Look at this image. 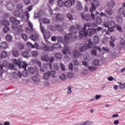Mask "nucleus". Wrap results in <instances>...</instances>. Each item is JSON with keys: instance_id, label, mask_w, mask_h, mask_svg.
Returning <instances> with one entry per match:
<instances>
[{"instance_id": "obj_43", "label": "nucleus", "mask_w": 125, "mask_h": 125, "mask_svg": "<svg viewBox=\"0 0 125 125\" xmlns=\"http://www.w3.org/2000/svg\"><path fill=\"white\" fill-rule=\"evenodd\" d=\"M84 61L86 62H89L90 60V56L88 55L84 56Z\"/></svg>"}, {"instance_id": "obj_60", "label": "nucleus", "mask_w": 125, "mask_h": 125, "mask_svg": "<svg viewBox=\"0 0 125 125\" xmlns=\"http://www.w3.org/2000/svg\"><path fill=\"white\" fill-rule=\"evenodd\" d=\"M55 58L53 56H51L50 58H49V63H53V62L54 61Z\"/></svg>"}, {"instance_id": "obj_16", "label": "nucleus", "mask_w": 125, "mask_h": 125, "mask_svg": "<svg viewBox=\"0 0 125 125\" xmlns=\"http://www.w3.org/2000/svg\"><path fill=\"white\" fill-rule=\"evenodd\" d=\"M27 71L29 74H31L32 75L36 73V69L33 67H29L27 68Z\"/></svg>"}, {"instance_id": "obj_13", "label": "nucleus", "mask_w": 125, "mask_h": 125, "mask_svg": "<svg viewBox=\"0 0 125 125\" xmlns=\"http://www.w3.org/2000/svg\"><path fill=\"white\" fill-rule=\"evenodd\" d=\"M96 34V29L91 28H88L86 31V36H89V37H92L93 35H95Z\"/></svg>"}, {"instance_id": "obj_2", "label": "nucleus", "mask_w": 125, "mask_h": 125, "mask_svg": "<svg viewBox=\"0 0 125 125\" xmlns=\"http://www.w3.org/2000/svg\"><path fill=\"white\" fill-rule=\"evenodd\" d=\"M92 26V23H85L83 27L82 30L79 32V38L80 39H83L84 37H86V31H87V29H86V27H89Z\"/></svg>"}, {"instance_id": "obj_24", "label": "nucleus", "mask_w": 125, "mask_h": 125, "mask_svg": "<svg viewBox=\"0 0 125 125\" xmlns=\"http://www.w3.org/2000/svg\"><path fill=\"white\" fill-rule=\"evenodd\" d=\"M56 20L62 21L64 20V16H62V14L59 13L57 15L56 17Z\"/></svg>"}, {"instance_id": "obj_40", "label": "nucleus", "mask_w": 125, "mask_h": 125, "mask_svg": "<svg viewBox=\"0 0 125 125\" xmlns=\"http://www.w3.org/2000/svg\"><path fill=\"white\" fill-rule=\"evenodd\" d=\"M8 67L10 70H16L15 68V65H14L13 63L9 64Z\"/></svg>"}, {"instance_id": "obj_28", "label": "nucleus", "mask_w": 125, "mask_h": 125, "mask_svg": "<svg viewBox=\"0 0 125 125\" xmlns=\"http://www.w3.org/2000/svg\"><path fill=\"white\" fill-rule=\"evenodd\" d=\"M114 5H115V1L114 0H110L107 3V7H113Z\"/></svg>"}, {"instance_id": "obj_58", "label": "nucleus", "mask_w": 125, "mask_h": 125, "mask_svg": "<svg viewBox=\"0 0 125 125\" xmlns=\"http://www.w3.org/2000/svg\"><path fill=\"white\" fill-rule=\"evenodd\" d=\"M3 17L4 19H7L8 18H10V14L9 13L5 14L3 15Z\"/></svg>"}, {"instance_id": "obj_32", "label": "nucleus", "mask_w": 125, "mask_h": 125, "mask_svg": "<svg viewBox=\"0 0 125 125\" xmlns=\"http://www.w3.org/2000/svg\"><path fill=\"white\" fill-rule=\"evenodd\" d=\"M88 69L89 71H90V72H94L96 71V70H97V67L91 66H88Z\"/></svg>"}, {"instance_id": "obj_42", "label": "nucleus", "mask_w": 125, "mask_h": 125, "mask_svg": "<svg viewBox=\"0 0 125 125\" xmlns=\"http://www.w3.org/2000/svg\"><path fill=\"white\" fill-rule=\"evenodd\" d=\"M117 21L120 24L123 23V17L122 16H118L117 17Z\"/></svg>"}, {"instance_id": "obj_56", "label": "nucleus", "mask_w": 125, "mask_h": 125, "mask_svg": "<svg viewBox=\"0 0 125 125\" xmlns=\"http://www.w3.org/2000/svg\"><path fill=\"white\" fill-rule=\"evenodd\" d=\"M10 22L11 23H13V24H15L16 23V18H15L14 17H11L10 19Z\"/></svg>"}, {"instance_id": "obj_17", "label": "nucleus", "mask_w": 125, "mask_h": 125, "mask_svg": "<svg viewBox=\"0 0 125 125\" xmlns=\"http://www.w3.org/2000/svg\"><path fill=\"white\" fill-rule=\"evenodd\" d=\"M17 48L18 50H23L24 49V45L21 42H18L17 44Z\"/></svg>"}, {"instance_id": "obj_10", "label": "nucleus", "mask_w": 125, "mask_h": 125, "mask_svg": "<svg viewBox=\"0 0 125 125\" xmlns=\"http://www.w3.org/2000/svg\"><path fill=\"white\" fill-rule=\"evenodd\" d=\"M23 69L24 70H22V73H21L20 71H19L18 72V76L19 78H21L22 76V77L26 78L28 76V71H27V67Z\"/></svg>"}, {"instance_id": "obj_35", "label": "nucleus", "mask_w": 125, "mask_h": 125, "mask_svg": "<svg viewBox=\"0 0 125 125\" xmlns=\"http://www.w3.org/2000/svg\"><path fill=\"white\" fill-rule=\"evenodd\" d=\"M93 64L95 66H99V60H98L97 59H95L93 61Z\"/></svg>"}, {"instance_id": "obj_12", "label": "nucleus", "mask_w": 125, "mask_h": 125, "mask_svg": "<svg viewBox=\"0 0 125 125\" xmlns=\"http://www.w3.org/2000/svg\"><path fill=\"white\" fill-rule=\"evenodd\" d=\"M81 16L82 19L86 20L87 22H90L91 21V16L90 15H86L84 17V14L83 13H81Z\"/></svg>"}, {"instance_id": "obj_63", "label": "nucleus", "mask_w": 125, "mask_h": 125, "mask_svg": "<svg viewBox=\"0 0 125 125\" xmlns=\"http://www.w3.org/2000/svg\"><path fill=\"white\" fill-rule=\"evenodd\" d=\"M25 30L26 33H28V34H31V33H33V31H32V30H30L29 27H26Z\"/></svg>"}, {"instance_id": "obj_38", "label": "nucleus", "mask_w": 125, "mask_h": 125, "mask_svg": "<svg viewBox=\"0 0 125 125\" xmlns=\"http://www.w3.org/2000/svg\"><path fill=\"white\" fill-rule=\"evenodd\" d=\"M86 49H87V46L86 45H84L80 48L81 52H83V51H85V50H86Z\"/></svg>"}, {"instance_id": "obj_19", "label": "nucleus", "mask_w": 125, "mask_h": 125, "mask_svg": "<svg viewBox=\"0 0 125 125\" xmlns=\"http://www.w3.org/2000/svg\"><path fill=\"white\" fill-rule=\"evenodd\" d=\"M48 72L49 75H50V77H52V78H56V71L55 70H51Z\"/></svg>"}, {"instance_id": "obj_52", "label": "nucleus", "mask_w": 125, "mask_h": 125, "mask_svg": "<svg viewBox=\"0 0 125 125\" xmlns=\"http://www.w3.org/2000/svg\"><path fill=\"white\" fill-rule=\"evenodd\" d=\"M58 4L60 7H62L63 5H64V3L63 2V0H59L58 1Z\"/></svg>"}, {"instance_id": "obj_53", "label": "nucleus", "mask_w": 125, "mask_h": 125, "mask_svg": "<svg viewBox=\"0 0 125 125\" xmlns=\"http://www.w3.org/2000/svg\"><path fill=\"white\" fill-rule=\"evenodd\" d=\"M2 24L4 25V26H9V21L6 20H3L2 22Z\"/></svg>"}, {"instance_id": "obj_20", "label": "nucleus", "mask_w": 125, "mask_h": 125, "mask_svg": "<svg viewBox=\"0 0 125 125\" xmlns=\"http://www.w3.org/2000/svg\"><path fill=\"white\" fill-rule=\"evenodd\" d=\"M49 66L51 69H55V70H59V66L57 63H54L53 66L51 65V63H49Z\"/></svg>"}, {"instance_id": "obj_33", "label": "nucleus", "mask_w": 125, "mask_h": 125, "mask_svg": "<svg viewBox=\"0 0 125 125\" xmlns=\"http://www.w3.org/2000/svg\"><path fill=\"white\" fill-rule=\"evenodd\" d=\"M31 55L33 56V57H38L39 52L36 50H33L31 51Z\"/></svg>"}, {"instance_id": "obj_59", "label": "nucleus", "mask_w": 125, "mask_h": 125, "mask_svg": "<svg viewBox=\"0 0 125 125\" xmlns=\"http://www.w3.org/2000/svg\"><path fill=\"white\" fill-rule=\"evenodd\" d=\"M116 29L119 31V32H120L121 33H122V32H123V30L122 29V27H121V25L117 24L116 26Z\"/></svg>"}, {"instance_id": "obj_34", "label": "nucleus", "mask_w": 125, "mask_h": 125, "mask_svg": "<svg viewBox=\"0 0 125 125\" xmlns=\"http://www.w3.org/2000/svg\"><path fill=\"white\" fill-rule=\"evenodd\" d=\"M118 13L120 15H123L125 13V8L124 7L121 8L118 11Z\"/></svg>"}, {"instance_id": "obj_25", "label": "nucleus", "mask_w": 125, "mask_h": 125, "mask_svg": "<svg viewBox=\"0 0 125 125\" xmlns=\"http://www.w3.org/2000/svg\"><path fill=\"white\" fill-rule=\"evenodd\" d=\"M50 78V75H49L48 71L47 72H45L43 74V78L44 79V80H49Z\"/></svg>"}, {"instance_id": "obj_3", "label": "nucleus", "mask_w": 125, "mask_h": 125, "mask_svg": "<svg viewBox=\"0 0 125 125\" xmlns=\"http://www.w3.org/2000/svg\"><path fill=\"white\" fill-rule=\"evenodd\" d=\"M100 5V3L99 1L97 0H95L93 2H91V7L90 8V12L92 13L94 11H96V8L99 7Z\"/></svg>"}, {"instance_id": "obj_11", "label": "nucleus", "mask_w": 125, "mask_h": 125, "mask_svg": "<svg viewBox=\"0 0 125 125\" xmlns=\"http://www.w3.org/2000/svg\"><path fill=\"white\" fill-rule=\"evenodd\" d=\"M118 48L119 50L125 49V40L124 39H121L120 43L118 45Z\"/></svg>"}, {"instance_id": "obj_39", "label": "nucleus", "mask_w": 125, "mask_h": 125, "mask_svg": "<svg viewBox=\"0 0 125 125\" xmlns=\"http://www.w3.org/2000/svg\"><path fill=\"white\" fill-rule=\"evenodd\" d=\"M55 57L57 59H61L62 58V54L60 53H57L55 54Z\"/></svg>"}, {"instance_id": "obj_46", "label": "nucleus", "mask_w": 125, "mask_h": 125, "mask_svg": "<svg viewBox=\"0 0 125 125\" xmlns=\"http://www.w3.org/2000/svg\"><path fill=\"white\" fill-rule=\"evenodd\" d=\"M110 26L111 28H116V23H115V21H111L109 22Z\"/></svg>"}, {"instance_id": "obj_1", "label": "nucleus", "mask_w": 125, "mask_h": 125, "mask_svg": "<svg viewBox=\"0 0 125 125\" xmlns=\"http://www.w3.org/2000/svg\"><path fill=\"white\" fill-rule=\"evenodd\" d=\"M27 44L30 45L31 48H35L36 49H42L43 51H50L51 47L47 46L45 44H42L41 46L39 45L38 43L35 42L34 44H32L31 42H27Z\"/></svg>"}, {"instance_id": "obj_41", "label": "nucleus", "mask_w": 125, "mask_h": 125, "mask_svg": "<svg viewBox=\"0 0 125 125\" xmlns=\"http://www.w3.org/2000/svg\"><path fill=\"white\" fill-rule=\"evenodd\" d=\"M3 31L4 34H6L8 32H9V31H10V28H9L8 26H5L3 29Z\"/></svg>"}, {"instance_id": "obj_57", "label": "nucleus", "mask_w": 125, "mask_h": 125, "mask_svg": "<svg viewBox=\"0 0 125 125\" xmlns=\"http://www.w3.org/2000/svg\"><path fill=\"white\" fill-rule=\"evenodd\" d=\"M91 54H92V55H94V56H96L97 55V51L96 50V49H92L91 51Z\"/></svg>"}, {"instance_id": "obj_8", "label": "nucleus", "mask_w": 125, "mask_h": 125, "mask_svg": "<svg viewBox=\"0 0 125 125\" xmlns=\"http://www.w3.org/2000/svg\"><path fill=\"white\" fill-rule=\"evenodd\" d=\"M43 39L46 42V43H48L49 42L48 41V40H49L50 38H51V33L50 31H47L45 33H43Z\"/></svg>"}, {"instance_id": "obj_26", "label": "nucleus", "mask_w": 125, "mask_h": 125, "mask_svg": "<svg viewBox=\"0 0 125 125\" xmlns=\"http://www.w3.org/2000/svg\"><path fill=\"white\" fill-rule=\"evenodd\" d=\"M88 42V43L86 45V46L87 47V48H92L93 47V43L91 41V40H89Z\"/></svg>"}, {"instance_id": "obj_9", "label": "nucleus", "mask_w": 125, "mask_h": 125, "mask_svg": "<svg viewBox=\"0 0 125 125\" xmlns=\"http://www.w3.org/2000/svg\"><path fill=\"white\" fill-rule=\"evenodd\" d=\"M75 0H67L64 2V6L65 7H71L75 4Z\"/></svg>"}, {"instance_id": "obj_5", "label": "nucleus", "mask_w": 125, "mask_h": 125, "mask_svg": "<svg viewBox=\"0 0 125 125\" xmlns=\"http://www.w3.org/2000/svg\"><path fill=\"white\" fill-rule=\"evenodd\" d=\"M30 39L33 42L40 41V34L36 31H32V34L30 36Z\"/></svg>"}, {"instance_id": "obj_30", "label": "nucleus", "mask_w": 125, "mask_h": 125, "mask_svg": "<svg viewBox=\"0 0 125 125\" xmlns=\"http://www.w3.org/2000/svg\"><path fill=\"white\" fill-rule=\"evenodd\" d=\"M32 81L34 82V83H39L40 81V77L39 76H33L31 78Z\"/></svg>"}, {"instance_id": "obj_14", "label": "nucleus", "mask_w": 125, "mask_h": 125, "mask_svg": "<svg viewBox=\"0 0 125 125\" xmlns=\"http://www.w3.org/2000/svg\"><path fill=\"white\" fill-rule=\"evenodd\" d=\"M73 55L74 58H78L81 56V53L79 51L75 50L73 51Z\"/></svg>"}, {"instance_id": "obj_48", "label": "nucleus", "mask_w": 125, "mask_h": 125, "mask_svg": "<svg viewBox=\"0 0 125 125\" xmlns=\"http://www.w3.org/2000/svg\"><path fill=\"white\" fill-rule=\"evenodd\" d=\"M22 39L26 42V41H28V36L26 35V34H22L21 35Z\"/></svg>"}, {"instance_id": "obj_23", "label": "nucleus", "mask_w": 125, "mask_h": 125, "mask_svg": "<svg viewBox=\"0 0 125 125\" xmlns=\"http://www.w3.org/2000/svg\"><path fill=\"white\" fill-rule=\"evenodd\" d=\"M93 42L94 43H99V37L97 35H95L93 37Z\"/></svg>"}, {"instance_id": "obj_15", "label": "nucleus", "mask_w": 125, "mask_h": 125, "mask_svg": "<svg viewBox=\"0 0 125 125\" xmlns=\"http://www.w3.org/2000/svg\"><path fill=\"white\" fill-rule=\"evenodd\" d=\"M83 5L82 4V3L78 1L77 2V4H76V9H77V10H80L82 11L83 10Z\"/></svg>"}, {"instance_id": "obj_6", "label": "nucleus", "mask_w": 125, "mask_h": 125, "mask_svg": "<svg viewBox=\"0 0 125 125\" xmlns=\"http://www.w3.org/2000/svg\"><path fill=\"white\" fill-rule=\"evenodd\" d=\"M16 64L20 69H21V68H22V69H26L28 66V63H27V62H23L22 64V60L18 61Z\"/></svg>"}, {"instance_id": "obj_29", "label": "nucleus", "mask_w": 125, "mask_h": 125, "mask_svg": "<svg viewBox=\"0 0 125 125\" xmlns=\"http://www.w3.org/2000/svg\"><path fill=\"white\" fill-rule=\"evenodd\" d=\"M64 47L63 50H62V52L63 54H66L67 51H69V47L68 46H67V45H65L64 44Z\"/></svg>"}, {"instance_id": "obj_4", "label": "nucleus", "mask_w": 125, "mask_h": 125, "mask_svg": "<svg viewBox=\"0 0 125 125\" xmlns=\"http://www.w3.org/2000/svg\"><path fill=\"white\" fill-rule=\"evenodd\" d=\"M82 29V25H78L77 27H75V25H71L69 28V31L71 34L76 35Z\"/></svg>"}, {"instance_id": "obj_44", "label": "nucleus", "mask_w": 125, "mask_h": 125, "mask_svg": "<svg viewBox=\"0 0 125 125\" xmlns=\"http://www.w3.org/2000/svg\"><path fill=\"white\" fill-rule=\"evenodd\" d=\"M40 29L41 31V33H42L43 34H44V33L47 31V30H45V29H44V27L42 25L41 22H40Z\"/></svg>"}, {"instance_id": "obj_47", "label": "nucleus", "mask_w": 125, "mask_h": 125, "mask_svg": "<svg viewBox=\"0 0 125 125\" xmlns=\"http://www.w3.org/2000/svg\"><path fill=\"white\" fill-rule=\"evenodd\" d=\"M60 78L62 81H65L67 77H66V75L65 74H62L60 75Z\"/></svg>"}, {"instance_id": "obj_55", "label": "nucleus", "mask_w": 125, "mask_h": 125, "mask_svg": "<svg viewBox=\"0 0 125 125\" xmlns=\"http://www.w3.org/2000/svg\"><path fill=\"white\" fill-rule=\"evenodd\" d=\"M84 125H91L92 124H93V122L92 121H86L83 122Z\"/></svg>"}, {"instance_id": "obj_37", "label": "nucleus", "mask_w": 125, "mask_h": 125, "mask_svg": "<svg viewBox=\"0 0 125 125\" xmlns=\"http://www.w3.org/2000/svg\"><path fill=\"white\" fill-rule=\"evenodd\" d=\"M96 22L97 24H101L102 22V19H101V17L99 16L97 17L96 19Z\"/></svg>"}, {"instance_id": "obj_31", "label": "nucleus", "mask_w": 125, "mask_h": 125, "mask_svg": "<svg viewBox=\"0 0 125 125\" xmlns=\"http://www.w3.org/2000/svg\"><path fill=\"white\" fill-rule=\"evenodd\" d=\"M42 22H43L44 24H49L50 23V20L47 18H44L42 19Z\"/></svg>"}, {"instance_id": "obj_64", "label": "nucleus", "mask_w": 125, "mask_h": 125, "mask_svg": "<svg viewBox=\"0 0 125 125\" xmlns=\"http://www.w3.org/2000/svg\"><path fill=\"white\" fill-rule=\"evenodd\" d=\"M17 29L20 33H22V32H23V29H22V25L19 26Z\"/></svg>"}, {"instance_id": "obj_7", "label": "nucleus", "mask_w": 125, "mask_h": 125, "mask_svg": "<svg viewBox=\"0 0 125 125\" xmlns=\"http://www.w3.org/2000/svg\"><path fill=\"white\" fill-rule=\"evenodd\" d=\"M73 39V35L71 33L66 34L64 36V42H63V44L67 45L70 42V40Z\"/></svg>"}, {"instance_id": "obj_21", "label": "nucleus", "mask_w": 125, "mask_h": 125, "mask_svg": "<svg viewBox=\"0 0 125 125\" xmlns=\"http://www.w3.org/2000/svg\"><path fill=\"white\" fill-rule=\"evenodd\" d=\"M105 11L107 15H109V16H112V15H113V11L111 8H107L105 9Z\"/></svg>"}, {"instance_id": "obj_50", "label": "nucleus", "mask_w": 125, "mask_h": 125, "mask_svg": "<svg viewBox=\"0 0 125 125\" xmlns=\"http://www.w3.org/2000/svg\"><path fill=\"white\" fill-rule=\"evenodd\" d=\"M82 74L83 76H86V75L88 74V70L86 69L83 70L82 72Z\"/></svg>"}, {"instance_id": "obj_45", "label": "nucleus", "mask_w": 125, "mask_h": 125, "mask_svg": "<svg viewBox=\"0 0 125 125\" xmlns=\"http://www.w3.org/2000/svg\"><path fill=\"white\" fill-rule=\"evenodd\" d=\"M6 41H7V42H11V41H12V37L11 35L8 34L6 36Z\"/></svg>"}, {"instance_id": "obj_51", "label": "nucleus", "mask_w": 125, "mask_h": 125, "mask_svg": "<svg viewBox=\"0 0 125 125\" xmlns=\"http://www.w3.org/2000/svg\"><path fill=\"white\" fill-rule=\"evenodd\" d=\"M66 17L70 21H72V20H73V15L70 13L66 14Z\"/></svg>"}, {"instance_id": "obj_18", "label": "nucleus", "mask_w": 125, "mask_h": 125, "mask_svg": "<svg viewBox=\"0 0 125 125\" xmlns=\"http://www.w3.org/2000/svg\"><path fill=\"white\" fill-rule=\"evenodd\" d=\"M41 60L45 61V62H48V61H49V57L47 55L42 56Z\"/></svg>"}, {"instance_id": "obj_49", "label": "nucleus", "mask_w": 125, "mask_h": 125, "mask_svg": "<svg viewBox=\"0 0 125 125\" xmlns=\"http://www.w3.org/2000/svg\"><path fill=\"white\" fill-rule=\"evenodd\" d=\"M67 77L68 79L74 78V73L71 72L67 73Z\"/></svg>"}, {"instance_id": "obj_36", "label": "nucleus", "mask_w": 125, "mask_h": 125, "mask_svg": "<svg viewBox=\"0 0 125 125\" xmlns=\"http://www.w3.org/2000/svg\"><path fill=\"white\" fill-rule=\"evenodd\" d=\"M22 55V56L25 58H29V57H30V56L29 55V53L27 51H23Z\"/></svg>"}, {"instance_id": "obj_61", "label": "nucleus", "mask_w": 125, "mask_h": 125, "mask_svg": "<svg viewBox=\"0 0 125 125\" xmlns=\"http://www.w3.org/2000/svg\"><path fill=\"white\" fill-rule=\"evenodd\" d=\"M60 46L61 45L59 43H56L53 45V47H54V48H59Z\"/></svg>"}, {"instance_id": "obj_62", "label": "nucleus", "mask_w": 125, "mask_h": 125, "mask_svg": "<svg viewBox=\"0 0 125 125\" xmlns=\"http://www.w3.org/2000/svg\"><path fill=\"white\" fill-rule=\"evenodd\" d=\"M28 26H29L31 30H32V32L33 31H35L33 29V23L30 21H28Z\"/></svg>"}, {"instance_id": "obj_27", "label": "nucleus", "mask_w": 125, "mask_h": 125, "mask_svg": "<svg viewBox=\"0 0 125 125\" xmlns=\"http://www.w3.org/2000/svg\"><path fill=\"white\" fill-rule=\"evenodd\" d=\"M7 47H8V45L5 42H2L0 45V49H1V48L4 49V48H7Z\"/></svg>"}, {"instance_id": "obj_22", "label": "nucleus", "mask_w": 125, "mask_h": 125, "mask_svg": "<svg viewBox=\"0 0 125 125\" xmlns=\"http://www.w3.org/2000/svg\"><path fill=\"white\" fill-rule=\"evenodd\" d=\"M5 57H7V52L5 51H2L1 53H0V58H5Z\"/></svg>"}, {"instance_id": "obj_54", "label": "nucleus", "mask_w": 125, "mask_h": 125, "mask_svg": "<svg viewBox=\"0 0 125 125\" xmlns=\"http://www.w3.org/2000/svg\"><path fill=\"white\" fill-rule=\"evenodd\" d=\"M103 26L105 28H109V27H110V23L109 22L104 21L103 23Z\"/></svg>"}]
</instances>
